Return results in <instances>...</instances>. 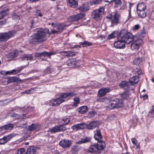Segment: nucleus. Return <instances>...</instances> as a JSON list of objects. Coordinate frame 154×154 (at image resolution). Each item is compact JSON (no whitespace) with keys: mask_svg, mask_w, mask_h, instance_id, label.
<instances>
[{"mask_svg":"<svg viewBox=\"0 0 154 154\" xmlns=\"http://www.w3.org/2000/svg\"><path fill=\"white\" fill-rule=\"evenodd\" d=\"M123 103L122 100L116 99L111 100L109 105L106 107L107 109H109L116 108L121 107L123 106Z\"/></svg>","mask_w":154,"mask_h":154,"instance_id":"nucleus-5","label":"nucleus"},{"mask_svg":"<svg viewBox=\"0 0 154 154\" xmlns=\"http://www.w3.org/2000/svg\"><path fill=\"white\" fill-rule=\"evenodd\" d=\"M102 0H92L90 1L91 5H97L100 3Z\"/></svg>","mask_w":154,"mask_h":154,"instance_id":"nucleus-40","label":"nucleus"},{"mask_svg":"<svg viewBox=\"0 0 154 154\" xmlns=\"http://www.w3.org/2000/svg\"><path fill=\"white\" fill-rule=\"evenodd\" d=\"M98 150L103 149L105 145V142L102 140L98 141L97 145H96Z\"/></svg>","mask_w":154,"mask_h":154,"instance_id":"nucleus-22","label":"nucleus"},{"mask_svg":"<svg viewBox=\"0 0 154 154\" xmlns=\"http://www.w3.org/2000/svg\"><path fill=\"white\" fill-rule=\"evenodd\" d=\"M62 121L63 122V125L64 126V125H67L69 123L70 119L68 118H66L63 119Z\"/></svg>","mask_w":154,"mask_h":154,"instance_id":"nucleus-44","label":"nucleus"},{"mask_svg":"<svg viewBox=\"0 0 154 154\" xmlns=\"http://www.w3.org/2000/svg\"><path fill=\"white\" fill-rule=\"evenodd\" d=\"M68 5L72 8L76 7L78 6L77 1L75 0H68Z\"/></svg>","mask_w":154,"mask_h":154,"instance_id":"nucleus-30","label":"nucleus"},{"mask_svg":"<svg viewBox=\"0 0 154 154\" xmlns=\"http://www.w3.org/2000/svg\"><path fill=\"white\" fill-rule=\"evenodd\" d=\"M91 141V138L90 137H85L81 138L80 140L76 142V143L80 144L90 142Z\"/></svg>","mask_w":154,"mask_h":154,"instance_id":"nucleus-20","label":"nucleus"},{"mask_svg":"<svg viewBox=\"0 0 154 154\" xmlns=\"http://www.w3.org/2000/svg\"><path fill=\"white\" fill-rule=\"evenodd\" d=\"M9 10L8 8H6L0 11V19L3 18L8 14Z\"/></svg>","mask_w":154,"mask_h":154,"instance_id":"nucleus-28","label":"nucleus"},{"mask_svg":"<svg viewBox=\"0 0 154 154\" xmlns=\"http://www.w3.org/2000/svg\"><path fill=\"white\" fill-rule=\"evenodd\" d=\"M35 148L32 147L28 149L27 152L25 154H34L36 152Z\"/></svg>","mask_w":154,"mask_h":154,"instance_id":"nucleus-36","label":"nucleus"},{"mask_svg":"<svg viewBox=\"0 0 154 154\" xmlns=\"http://www.w3.org/2000/svg\"><path fill=\"white\" fill-rule=\"evenodd\" d=\"M72 144V141L67 139L61 140L59 143V145L64 148L70 147Z\"/></svg>","mask_w":154,"mask_h":154,"instance_id":"nucleus-10","label":"nucleus"},{"mask_svg":"<svg viewBox=\"0 0 154 154\" xmlns=\"http://www.w3.org/2000/svg\"><path fill=\"white\" fill-rule=\"evenodd\" d=\"M137 74L140 75L142 73V71L141 69H139L137 71Z\"/></svg>","mask_w":154,"mask_h":154,"instance_id":"nucleus-63","label":"nucleus"},{"mask_svg":"<svg viewBox=\"0 0 154 154\" xmlns=\"http://www.w3.org/2000/svg\"><path fill=\"white\" fill-rule=\"evenodd\" d=\"M68 97H74L77 94L76 93L72 92H68Z\"/></svg>","mask_w":154,"mask_h":154,"instance_id":"nucleus-50","label":"nucleus"},{"mask_svg":"<svg viewBox=\"0 0 154 154\" xmlns=\"http://www.w3.org/2000/svg\"><path fill=\"white\" fill-rule=\"evenodd\" d=\"M81 45H82L83 47H87L88 46H91L92 45V44L88 42H81Z\"/></svg>","mask_w":154,"mask_h":154,"instance_id":"nucleus-46","label":"nucleus"},{"mask_svg":"<svg viewBox=\"0 0 154 154\" xmlns=\"http://www.w3.org/2000/svg\"><path fill=\"white\" fill-rule=\"evenodd\" d=\"M66 25L64 23H59L55 24L54 26L53 30L51 31V33L54 34L60 33L64 29Z\"/></svg>","mask_w":154,"mask_h":154,"instance_id":"nucleus-7","label":"nucleus"},{"mask_svg":"<svg viewBox=\"0 0 154 154\" xmlns=\"http://www.w3.org/2000/svg\"><path fill=\"white\" fill-rule=\"evenodd\" d=\"M37 88V87H35L33 88H30V89L28 90L27 91L23 92H22V93L23 94H28L30 93L31 92H33V91L35 90V89Z\"/></svg>","mask_w":154,"mask_h":154,"instance_id":"nucleus-43","label":"nucleus"},{"mask_svg":"<svg viewBox=\"0 0 154 154\" xmlns=\"http://www.w3.org/2000/svg\"><path fill=\"white\" fill-rule=\"evenodd\" d=\"M145 10H137V13L139 16L141 18H144L146 16Z\"/></svg>","mask_w":154,"mask_h":154,"instance_id":"nucleus-33","label":"nucleus"},{"mask_svg":"<svg viewBox=\"0 0 154 154\" xmlns=\"http://www.w3.org/2000/svg\"><path fill=\"white\" fill-rule=\"evenodd\" d=\"M97 146L96 144L91 145L88 149V151L91 153H94L98 151Z\"/></svg>","mask_w":154,"mask_h":154,"instance_id":"nucleus-25","label":"nucleus"},{"mask_svg":"<svg viewBox=\"0 0 154 154\" xmlns=\"http://www.w3.org/2000/svg\"><path fill=\"white\" fill-rule=\"evenodd\" d=\"M106 17L111 22V25L113 26L120 23L121 15L117 12H115L112 14H109Z\"/></svg>","mask_w":154,"mask_h":154,"instance_id":"nucleus-2","label":"nucleus"},{"mask_svg":"<svg viewBox=\"0 0 154 154\" xmlns=\"http://www.w3.org/2000/svg\"><path fill=\"white\" fill-rule=\"evenodd\" d=\"M6 20H3L0 21V25H2L6 23Z\"/></svg>","mask_w":154,"mask_h":154,"instance_id":"nucleus-56","label":"nucleus"},{"mask_svg":"<svg viewBox=\"0 0 154 154\" xmlns=\"http://www.w3.org/2000/svg\"><path fill=\"white\" fill-rule=\"evenodd\" d=\"M74 102L73 103L74 105L75 106H76L79 103V98L78 97H76L74 98Z\"/></svg>","mask_w":154,"mask_h":154,"instance_id":"nucleus-42","label":"nucleus"},{"mask_svg":"<svg viewBox=\"0 0 154 154\" xmlns=\"http://www.w3.org/2000/svg\"><path fill=\"white\" fill-rule=\"evenodd\" d=\"M142 62V60L140 58H138L135 59L134 61V64L135 65H139Z\"/></svg>","mask_w":154,"mask_h":154,"instance_id":"nucleus-41","label":"nucleus"},{"mask_svg":"<svg viewBox=\"0 0 154 154\" xmlns=\"http://www.w3.org/2000/svg\"><path fill=\"white\" fill-rule=\"evenodd\" d=\"M17 54L16 52H14L13 53H11L10 54V56H11L12 57H16Z\"/></svg>","mask_w":154,"mask_h":154,"instance_id":"nucleus-57","label":"nucleus"},{"mask_svg":"<svg viewBox=\"0 0 154 154\" xmlns=\"http://www.w3.org/2000/svg\"><path fill=\"white\" fill-rule=\"evenodd\" d=\"M56 53V52H44L40 53H38L36 54V56L38 57H50L51 55H54Z\"/></svg>","mask_w":154,"mask_h":154,"instance_id":"nucleus-18","label":"nucleus"},{"mask_svg":"<svg viewBox=\"0 0 154 154\" xmlns=\"http://www.w3.org/2000/svg\"><path fill=\"white\" fill-rule=\"evenodd\" d=\"M140 33L142 35L145 33V31L144 29H143L141 30Z\"/></svg>","mask_w":154,"mask_h":154,"instance_id":"nucleus-64","label":"nucleus"},{"mask_svg":"<svg viewBox=\"0 0 154 154\" xmlns=\"http://www.w3.org/2000/svg\"><path fill=\"white\" fill-rule=\"evenodd\" d=\"M69 51H63L62 52L64 54V55L69 56V54L68 53Z\"/></svg>","mask_w":154,"mask_h":154,"instance_id":"nucleus-60","label":"nucleus"},{"mask_svg":"<svg viewBox=\"0 0 154 154\" xmlns=\"http://www.w3.org/2000/svg\"><path fill=\"white\" fill-rule=\"evenodd\" d=\"M129 92L128 91H126L121 94V97L123 99H128L129 98Z\"/></svg>","mask_w":154,"mask_h":154,"instance_id":"nucleus-39","label":"nucleus"},{"mask_svg":"<svg viewBox=\"0 0 154 154\" xmlns=\"http://www.w3.org/2000/svg\"><path fill=\"white\" fill-rule=\"evenodd\" d=\"M66 130V127L62 125H56L49 130V131L51 133L57 132H62Z\"/></svg>","mask_w":154,"mask_h":154,"instance_id":"nucleus-9","label":"nucleus"},{"mask_svg":"<svg viewBox=\"0 0 154 154\" xmlns=\"http://www.w3.org/2000/svg\"><path fill=\"white\" fill-rule=\"evenodd\" d=\"M139 27H140V26L138 24H137V25H135L134 26V27H133V29L134 30H137L139 28Z\"/></svg>","mask_w":154,"mask_h":154,"instance_id":"nucleus-55","label":"nucleus"},{"mask_svg":"<svg viewBox=\"0 0 154 154\" xmlns=\"http://www.w3.org/2000/svg\"><path fill=\"white\" fill-rule=\"evenodd\" d=\"M29 43L32 44H36L41 42L34 34L33 35L31 36L29 39Z\"/></svg>","mask_w":154,"mask_h":154,"instance_id":"nucleus-12","label":"nucleus"},{"mask_svg":"<svg viewBox=\"0 0 154 154\" xmlns=\"http://www.w3.org/2000/svg\"><path fill=\"white\" fill-rule=\"evenodd\" d=\"M103 96H97L96 99V101L98 102H108L109 101L107 98L102 97Z\"/></svg>","mask_w":154,"mask_h":154,"instance_id":"nucleus-27","label":"nucleus"},{"mask_svg":"<svg viewBox=\"0 0 154 154\" xmlns=\"http://www.w3.org/2000/svg\"><path fill=\"white\" fill-rule=\"evenodd\" d=\"M138 77L137 76H133L129 80V82L131 85L137 83L138 82Z\"/></svg>","mask_w":154,"mask_h":154,"instance_id":"nucleus-35","label":"nucleus"},{"mask_svg":"<svg viewBox=\"0 0 154 154\" xmlns=\"http://www.w3.org/2000/svg\"><path fill=\"white\" fill-rule=\"evenodd\" d=\"M84 15L82 14H78L70 16L68 18V21L72 22L74 21H78L83 17Z\"/></svg>","mask_w":154,"mask_h":154,"instance_id":"nucleus-11","label":"nucleus"},{"mask_svg":"<svg viewBox=\"0 0 154 154\" xmlns=\"http://www.w3.org/2000/svg\"><path fill=\"white\" fill-rule=\"evenodd\" d=\"M94 137L95 139L98 141L102 140V137L100 130H98L96 131V133L94 135Z\"/></svg>","mask_w":154,"mask_h":154,"instance_id":"nucleus-23","label":"nucleus"},{"mask_svg":"<svg viewBox=\"0 0 154 154\" xmlns=\"http://www.w3.org/2000/svg\"><path fill=\"white\" fill-rule=\"evenodd\" d=\"M85 127L86 124L82 123L74 125L71 128L73 130L77 131L79 129H83Z\"/></svg>","mask_w":154,"mask_h":154,"instance_id":"nucleus-16","label":"nucleus"},{"mask_svg":"<svg viewBox=\"0 0 154 154\" xmlns=\"http://www.w3.org/2000/svg\"><path fill=\"white\" fill-rule=\"evenodd\" d=\"M15 118V119H19L20 118H21V116L17 114V115H16V117Z\"/></svg>","mask_w":154,"mask_h":154,"instance_id":"nucleus-62","label":"nucleus"},{"mask_svg":"<svg viewBox=\"0 0 154 154\" xmlns=\"http://www.w3.org/2000/svg\"><path fill=\"white\" fill-rule=\"evenodd\" d=\"M110 90V88L108 87L101 88L98 91L97 96H103L109 92Z\"/></svg>","mask_w":154,"mask_h":154,"instance_id":"nucleus-13","label":"nucleus"},{"mask_svg":"<svg viewBox=\"0 0 154 154\" xmlns=\"http://www.w3.org/2000/svg\"><path fill=\"white\" fill-rule=\"evenodd\" d=\"M149 114L152 115L154 113V106H152L151 109L149 111Z\"/></svg>","mask_w":154,"mask_h":154,"instance_id":"nucleus-52","label":"nucleus"},{"mask_svg":"<svg viewBox=\"0 0 154 154\" xmlns=\"http://www.w3.org/2000/svg\"><path fill=\"white\" fill-rule=\"evenodd\" d=\"M98 125V122L97 121H93L88 124L86 126L89 129H92Z\"/></svg>","mask_w":154,"mask_h":154,"instance_id":"nucleus-15","label":"nucleus"},{"mask_svg":"<svg viewBox=\"0 0 154 154\" xmlns=\"http://www.w3.org/2000/svg\"><path fill=\"white\" fill-rule=\"evenodd\" d=\"M146 7L144 4L143 3H139L137 5V10H145Z\"/></svg>","mask_w":154,"mask_h":154,"instance_id":"nucleus-37","label":"nucleus"},{"mask_svg":"<svg viewBox=\"0 0 154 154\" xmlns=\"http://www.w3.org/2000/svg\"><path fill=\"white\" fill-rule=\"evenodd\" d=\"M142 42L141 39H139L137 41L132 43L131 45V48L132 50H137L139 48L140 43Z\"/></svg>","mask_w":154,"mask_h":154,"instance_id":"nucleus-14","label":"nucleus"},{"mask_svg":"<svg viewBox=\"0 0 154 154\" xmlns=\"http://www.w3.org/2000/svg\"><path fill=\"white\" fill-rule=\"evenodd\" d=\"M77 61L75 58H72L68 60L66 62L65 64L67 66H72L76 64Z\"/></svg>","mask_w":154,"mask_h":154,"instance_id":"nucleus-21","label":"nucleus"},{"mask_svg":"<svg viewBox=\"0 0 154 154\" xmlns=\"http://www.w3.org/2000/svg\"><path fill=\"white\" fill-rule=\"evenodd\" d=\"M120 5H121L120 8V10H124L126 8V3L125 2H124L123 3H121Z\"/></svg>","mask_w":154,"mask_h":154,"instance_id":"nucleus-49","label":"nucleus"},{"mask_svg":"<svg viewBox=\"0 0 154 154\" xmlns=\"http://www.w3.org/2000/svg\"><path fill=\"white\" fill-rule=\"evenodd\" d=\"M40 125L39 124H35L32 123L31 125L29 126V130L30 131L38 130L40 128Z\"/></svg>","mask_w":154,"mask_h":154,"instance_id":"nucleus-19","label":"nucleus"},{"mask_svg":"<svg viewBox=\"0 0 154 154\" xmlns=\"http://www.w3.org/2000/svg\"><path fill=\"white\" fill-rule=\"evenodd\" d=\"M33 58L32 55L25 54L22 57V60H32Z\"/></svg>","mask_w":154,"mask_h":154,"instance_id":"nucleus-38","label":"nucleus"},{"mask_svg":"<svg viewBox=\"0 0 154 154\" xmlns=\"http://www.w3.org/2000/svg\"><path fill=\"white\" fill-rule=\"evenodd\" d=\"M130 33L126 30H122L119 32L118 40L114 44V47L117 48L121 49L125 47V43L129 44L132 42L134 38Z\"/></svg>","mask_w":154,"mask_h":154,"instance_id":"nucleus-1","label":"nucleus"},{"mask_svg":"<svg viewBox=\"0 0 154 154\" xmlns=\"http://www.w3.org/2000/svg\"><path fill=\"white\" fill-rule=\"evenodd\" d=\"M96 112L95 111H91L89 113L88 117L89 118H91L94 117L96 114Z\"/></svg>","mask_w":154,"mask_h":154,"instance_id":"nucleus-47","label":"nucleus"},{"mask_svg":"<svg viewBox=\"0 0 154 154\" xmlns=\"http://www.w3.org/2000/svg\"><path fill=\"white\" fill-rule=\"evenodd\" d=\"M78 9L80 11L82 12H84L88 10L89 9V7L87 4H85L82 5Z\"/></svg>","mask_w":154,"mask_h":154,"instance_id":"nucleus-31","label":"nucleus"},{"mask_svg":"<svg viewBox=\"0 0 154 154\" xmlns=\"http://www.w3.org/2000/svg\"><path fill=\"white\" fill-rule=\"evenodd\" d=\"M115 3V7L118 8L121 4V0H114V1Z\"/></svg>","mask_w":154,"mask_h":154,"instance_id":"nucleus-45","label":"nucleus"},{"mask_svg":"<svg viewBox=\"0 0 154 154\" xmlns=\"http://www.w3.org/2000/svg\"><path fill=\"white\" fill-rule=\"evenodd\" d=\"M80 147L77 146H73L72 148L70 151L72 154H75L77 153L80 149Z\"/></svg>","mask_w":154,"mask_h":154,"instance_id":"nucleus-34","label":"nucleus"},{"mask_svg":"<svg viewBox=\"0 0 154 154\" xmlns=\"http://www.w3.org/2000/svg\"><path fill=\"white\" fill-rule=\"evenodd\" d=\"M149 17L150 19L154 20V10L150 14Z\"/></svg>","mask_w":154,"mask_h":154,"instance_id":"nucleus-51","label":"nucleus"},{"mask_svg":"<svg viewBox=\"0 0 154 154\" xmlns=\"http://www.w3.org/2000/svg\"><path fill=\"white\" fill-rule=\"evenodd\" d=\"M131 142L133 144L136 145L137 144V140L135 138H132L131 139Z\"/></svg>","mask_w":154,"mask_h":154,"instance_id":"nucleus-53","label":"nucleus"},{"mask_svg":"<svg viewBox=\"0 0 154 154\" xmlns=\"http://www.w3.org/2000/svg\"><path fill=\"white\" fill-rule=\"evenodd\" d=\"M36 30V32L35 34L41 42L47 40L46 35L47 33L49 34H51V33L49 32L48 29H44L39 28L37 29Z\"/></svg>","mask_w":154,"mask_h":154,"instance_id":"nucleus-4","label":"nucleus"},{"mask_svg":"<svg viewBox=\"0 0 154 154\" xmlns=\"http://www.w3.org/2000/svg\"><path fill=\"white\" fill-rule=\"evenodd\" d=\"M104 12V9L103 7L96 9L92 12V17L95 20H97L101 17Z\"/></svg>","mask_w":154,"mask_h":154,"instance_id":"nucleus-8","label":"nucleus"},{"mask_svg":"<svg viewBox=\"0 0 154 154\" xmlns=\"http://www.w3.org/2000/svg\"><path fill=\"white\" fill-rule=\"evenodd\" d=\"M12 137L11 134H9L0 139V144H4L9 141Z\"/></svg>","mask_w":154,"mask_h":154,"instance_id":"nucleus-17","label":"nucleus"},{"mask_svg":"<svg viewBox=\"0 0 154 154\" xmlns=\"http://www.w3.org/2000/svg\"><path fill=\"white\" fill-rule=\"evenodd\" d=\"M25 149L23 148L19 149L17 150V154H22L25 152Z\"/></svg>","mask_w":154,"mask_h":154,"instance_id":"nucleus-48","label":"nucleus"},{"mask_svg":"<svg viewBox=\"0 0 154 154\" xmlns=\"http://www.w3.org/2000/svg\"><path fill=\"white\" fill-rule=\"evenodd\" d=\"M78 111L81 114H83L86 112L88 110V108L86 106H83L80 107L78 109Z\"/></svg>","mask_w":154,"mask_h":154,"instance_id":"nucleus-32","label":"nucleus"},{"mask_svg":"<svg viewBox=\"0 0 154 154\" xmlns=\"http://www.w3.org/2000/svg\"><path fill=\"white\" fill-rule=\"evenodd\" d=\"M68 97V92L62 93L60 95L59 97L53 99L47 102V104L48 105L52 106L58 105L64 101L63 98H66Z\"/></svg>","mask_w":154,"mask_h":154,"instance_id":"nucleus-3","label":"nucleus"},{"mask_svg":"<svg viewBox=\"0 0 154 154\" xmlns=\"http://www.w3.org/2000/svg\"><path fill=\"white\" fill-rule=\"evenodd\" d=\"M14 127V125L11 123H10L4 125L0 128V130H11L13 129Z\"/></svg>","mask_w":154,"mask_h":154,"instance_id":"nucleus-26","label":"nucleus"},{"mask_svg":"<svg viewBox=\"0 0 154 154\" xmlns=\"http://www.w3.org/2000/svg\"><path fill=\"white\" fill-rule=\"evenodd\" d=\"M36 13L38 14L40 17H42V14L41 11L39 10H37L36 11Z\"/></svg>","mask_w":154,"mask_h":154,"instance_id":"nucleus-58","label":"nucleus"},{"mask_svg":"<svg viewBox=\"0 0 154 154\" xmlns=\"http://www.w3.org/2000/svg\"><path fill=\"white\" fill-rule=\"evenodd\" d=\"M16 70L14 69L11 71H8L6 72L7 74H12L14 72H15L16 71Z\"/></svg>","mask_w":154,"mask_h":154,"instance_id":"nucleus-59","label":"nucleus"},{"mask_svg":"<svg viewBox=\"0 0 154 154\" xmlns=\"http://www.w3.org/2000/svg\"><path fill=\"white\" fill-rule=\"evenodd\" d=\"M16 32L14 31H11L8 32L0 33V42L6 41L10 38L14 36Z\"/></svg>","mask_w":154,"mask_h":154,"instance_id":"nucleus-6","label":"nucleus"},{"mask_svg":"<svg viewBox=\"0 0 154 154\" xmlns=\"http://www.w3.org/2000/svg\"><path fill=\"white\" fill-rule=\"evenodd\" d=\"M69 57H72L75 55V53L74 52H72L71 51H69L68 52Z\"/></svg>","mask_w":154,"mask_h":154,"instance_id":"nucleus-54","label":"nucleus"},{"mask_svg":"<svg viewBox=\"0 0 154 154\" xmlns=\"http://www.w3.org/2000/svg\"><path fill=\"white\" fill-rule=\"evenodd\" d=\"M17 113H13L10 116L11 117H16Z\"/></svg>","mask_w":154,"mask_h":154,"instance_id":"nucleus-61","label":"nucleus"},{"mask_svg":"<svg viewBox=\"0 0 154 154\" xmlns=\"http://www.w3.org/2000/svg\"><path fill=\"white\" fill-rule=\"evenodd\" d=\"M119 85L121 88H123L125 90L127 89L129 87V83L126 81H122L119 84Z\"/></svg>","mask_w":154,"mask_h":154,"instance_id":"nucleus-24","label":"nucleus"},{"mask_svg":"<svg viewBox=\"0 0 154 154\" xmlns=\"http://www.w3.org/2000/svg\"><path fill=\"white\" fill-rule=\"evenodd\" d=\"M119 33L117 31H116L113 32L112 33L109 35L107 37V39L109 40L111 38L117 37L118 38V36L119 35Z\"/></svg>","mask_w":154,"mask_h":154,"instance_id":"nucleus-29","label":"nucleus"}]
</instances>
